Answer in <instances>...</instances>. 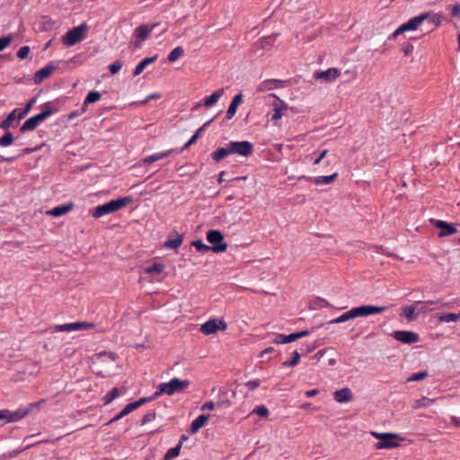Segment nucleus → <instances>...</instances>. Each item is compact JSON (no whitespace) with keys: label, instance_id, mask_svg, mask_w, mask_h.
<instances>
[{"label":"nucleus","instance_id":"obj_1","mask_svg":"<svg viewBox=\"0 0 460 460\" xmlns=\"http://www.w3.org/2000/svg\"><path fill=\"white\" fill-rule=\"evenodd\" d=\"M132 202V196H126L116 199H111L107 203L96 207L94 211L92 213V216L94 218H99L105 215L119 211Z\"/></svg>","mask_w":460,"mask_h":460},{"label":"nucleus","instance_id":"obj_2","mask_svg":"<svg viewBox=\"0 0 460 460\" xmlns=\"http://www.w3.org/2000/svg\"><path fill=\"white\" fill-rule=\"evenodd\" d=\"M190 385V382L188 379L181 380L174 377L169 382L160 384L154 393V397H159L163 394L172 395L175 393H180L187 389Z\"/></svg>","mask_w":460,"mask_h":460},{"label":"nucleus","instance_id":"obj_3","mask_svg":"<svg viewBox=\"0 0 460 460\" xmlns=\"http://www.w3.org/2000/svg\"><path fill=\"white\" fill-rule=\"evenodd\" d=\"M37 102V96L30 99L28 102L25 104L24 108L22 110L14 109L12 112H10L7 117L0 122V128L4 130H7L11 128L13 120L15 119H22L27 116V114L31 111L33 105Z\"/></svg>","mask_w":460,"mask_h":460},{"label":"nucleus","instance_id":"obj_4","mask_svg":"<svg viewBox=\"0 0 460 460\" xmlns=\"http://www.w3.org/2000/svg\"><path fill=\"white\" fill-rule=\"evenodd\" d=\"M88 28V25L85 22H83L79 26L74 27L73 29L69 30L62 37L63 44L71 47L82 41L86 36Z\"/></svg>","mask_w":460,"mask_h":460},{"label":"nucleus","instance_id":"obj_5","mask_svg":"<svg viewBox=\"0 0 460 460\" xmlns=\"http://www.w3.org/2000/svg\"><path fill=\"white\" fill-rule=\"evenodd\" d=\"M370 434L374 438L380 439V441L375 445L376 449L395 448L399 446V444L395 442L394 439H402L400 436L395 433H379L376 431H371Z\"/></svg>","mask_w":460,"mask_h":460},{"label":"nucleus","instance_id":"obj_6","mask_svg":"<svg viewBox=\"0 0 460 460\" xmlns=\"http://www.w3.org/2000/svg\"><path fill=\"white\" fill-rule=\"evenodd\" d=\"M207 240L211 243L210 248L214 252H222L227 249V243L225 242L224 234L219 230H209L207 233Z\"/></svg>","mask_w":460,"mask_h":460},{"label":"nucleus","instance_id":"obj_7","mask_svg":"<svg viewBox=\"0 0 460 460\" xmlns=\"http://www.w3.org/2000/svg\"><path fill=\"white\" fill-rule=\"evenodd\" d=\"M228 146L231 155H237L243 157H249L254 150L253 144L247 140L230 141Z\"/></svg>","mask_w":460,"mask_h":460},{"label":"nucleus","instance_id":"obj_8","mask_svg":"<svg viewBox=\"0 0 460 460\" xmlns=\"http://www.w3.org/2000/svg\"><path fill=\"white\" fill-rule=\"evenodd\" d=\"M227 328V323L224 320L210 319L200 327V332L205 335H210L217 331H225Z\"/></svg>","mask_w":460,"mask_h":460},{"label":"nucleus","instance_id":"obj_9","mask_svg":"<svg viewBox=\"0 0 460 460\" xmlns=\"http://www.w3.org/2000/svg\"><path fill=\"white\" fill-rule=\"evenodd\" d=\"M309 334V331L304 330L300 332H296L290 333L288 335L279 333L275 336V338L271 341L274 344H286L297 341L298 339L304 338Z\"/></svg>","mask_w":460,"mask_h":460},{"label":"nucleus","instance_id":"obj_10","mask_svg":"<svg viewBox=\"0 0 460 460\" xmlns=\"http://www.w3.org/2000/svg\"><path fill=\"white\" fill-rule=\"evenodd\" d=\"M386 306H376L372 305L354 307L355 317H364L370 314H380L386 311Z\"/></svg>","mask_w":460,"mask_h":460},{"label":"nucleus","instance_id":"obj_11","mask_svg":"<svg viewBox=\"0 0 460 460\" xmlns=\"http://www.w3.org/2000/svg\"><path fill=\"white\" fill-rule=\"evenodd\" d=\"M46 113H38L29 118L20 128V132L34 130L40 123L46 119Z\"/></svg>","mask_w":460,"mask_h":460},{"label":"nucleus","instance_id":"obj_12","mask_svg":"<svg viewBox=\"0 0 460 460\" xmlns=\"http://www.w3.org/2000/svg\"><path fill=\"white\" fill-rule=\"evenodd\" d=\"M30 412V409H18L15 411L9 410H1L0 413L4 415L3 420H6L7 422H16L24 418Z\"/></svg>","mask_w":460,"mask_h":460},{"label":"nucleus","instance_id":"obj_13","mask_svg":"<svg viewBox=\"0 0 460 460\" xmlns=\"http://www.w3.org/2000/svg\"><path fill=\"white\" fill-rule=\"evenodd\" d=\"M394 338L404 344L415 343L419 341V335L410 331H396L393 333Z\"/></svg>","mask_w":460,"mask_h":460},{"label":"nucleus","instance_id":"obj_14","mask_svg":"<svg viewBox=\"0 0 460 460\" xmlns=\"http://www.w3.org/2000/svg\"><path fill=\"white\" fill-rule=\"evenodd\" d=\"M57 69V66L54 65L53 62H49L47 66L38 70L33 77V82L35 84H40L50 76V75Z\"/></svg>","mask_w":460,"mask_h":460},{"label":"nucleus","instance_id":"obj_15","mask_svg":"<svg viewBox=\"0 0 460 460\" xmlns=\"http://www.w3.org/2000/svg\"><path fill=\"white\" fill-rule=\"evenodd\" d=\"M94 327L93 323L88 322H75L71 323L60 324L57 326L58 331L71 332L78 330H88Z\"/></svg>","mask_w":460,"mask_h":460},{"label":"nucleus","instance_id":"obj_16","mask_svg":"<svg viewBox=\"0 0 460 460\" xmlns=\"http://www.w3.org/2000/svg\"><path fill=\"white\" fill-rule=\"evenodd\" d=\"M441 305H447V303L441 304ZM415 306H417L418 314H425L429 311H433L437 308H440V301H417L415 302Z\"/></svg>","mask_w":460,"mask_h":460},{"label":"nucleus","instance_id":"obj_17","mask_svg":"<svg viewBox=\"0 0 460 460\" xmlns=\"http://www.w3.org/2000/svg\"><path fill=\"white\" fill-rule=\"evenodd\" d=\"M288 81L279 80V79H267L262 81L258 86L259 92H266L272 90L277 87H284L288 85Z\"/></svg>","mask_w":460,"mask_h":460},{"label":"nucleus","instance_id":"obj_18","mask_svg":"<svg viewBox=\"0 0 460 460\" xmlns=\"http://www.w3.org/2000/svg\"><path fill=\"white\" fill-rule=\"evenodd\" d=\"M155 26L156 24H144L136 28L135 35L138 41H137L135 45L138 46L142 41L146 40L150 32L155 28Z\"/></svg>","mask_w":460,"mask_h":460},{"label":"nucleus","instance_id":"obj_19","mask_svg":"<svg viewBox=\"0 0 460 460\" xmlns=\"http://www.w3.org/2000/svg\"><path fill=\"white\" fill-rule=\"evenodd\" d=\"M341 75V72L340 69L332 67L325 71L318 72V80H323L326 83H332L339 78Z\"/></svg>","mask_w":460,"mask_h":460},{"label":"nucleus","instance_id":"obj_20","mask_svg":"<svg viewBox=\"0 0 460 460\" xmlns=\"http://www.w3.org/2000/svg\"><path fill=\"white\" fill-rule=\"evenodd\" d=\"M425 21H426V17L424 15H420V13L419 15L411 18L408 22L402 23V27L404 32L408 31H415Z\"/></svg>","mask_w":460,"mask_h":460},{"label":"nucleus","instance_id":"obj_21","mask_svg":"<svg viewBox=\"0 0 460 460\" xmlns=\"http://www.w3.org/2000/svg\"><path fill=\"white\" fill-rule=\"evenodd\" d=\"M433 223H434V226L437 227V228H439L441 230V232L439 233V236H448V235H451L453 234L456 233V227L451 225V224H448L443 220H432Z\"/></svg>","mask_w":460,"mask_h":460},{"label":"nucleus","instance_id":"obj_22","mask_svg":"<svg viewBox=\"0 0 460 460\" xmlns=\"http://www.w3.org/2000/svg\"><path fill=\"white\" fill-rule=\"evenodd\" d=\"M73 208H74V203L69 202L66 204H62L60 206H57V207L48 210L46 212V214L49 216H53V217H61V216L68 213L69 211H71L73 209Z\"/></svg>","mask_w":460,"mask_h":460},{"label":"nucleus","instance_id":"obj_23","mask_svg":"<svg viewBox=\"0 0 460 460\" xmlns=\"http://www.w3.org/2000/svg\"><path fill=\"white\" fill-rule=\"evenodd\" d=\"M214 120V118L208 120L206 123H204L189 139V141L180 149L177 151L178 154H181L185 149L189 148L191 145L195 144L198 138L200 137L201 133L204 131V129Z\"/></svg>","mask_w":460,"mask_h":460},{"label":"nucleus","instance_id":"obj_24","mask_svg":"<svg viewBox=\"0 0 460 460\" xmlns=\"http://www.w3.org/2000/svg\"><path fill=\"white\" fill-rule=\"evenodd\" d=\"M242 102H243L242 93H239L236 95H234V97L233 98V100L227 109L226 115V119H231L235 115L237 108L242 103Z\"/></svg>","mask_w":460,"mask_h":460},{"label":"nucleus","instance_id":"obj_25","mask_svg":"<svg viewBox=\"0 0 460 460\" xmlns=\"http://www.w3.org/2000/svg\"><path fill=\"white\" fill-rule=\"evenodd\" d=\"M176 151L175 149H169L164 152L154 154L152 155H148L141 160L143 164H151L158 160L164 159L169 156L172 152Z\"/></svg>","mask_w":460,"mask_h":460},{"label":"nucleus","instance_id":"obj_26","mask_svg":"<svg viewBox=\"0 0 460 460\" xmlns=\"http://www.w3.org/2000/svg\"><path fill=\"white\" fill-rule=\"evenodd\" d=\"M209 415L201 414L197 417L190 424V433L196 434L208 420Z\"/></svg>","mask_w":460,"mask_h":460},{"label":"nucleus","instance_id":"obj_27","mask_svg":"<svg viewBox=\"0 0 460 460\" xmlns=\"http://www.w3.org/2000/svg\"><path fill=\"white\" fill-rule=\"evenodd\" d=\"M231 155V151L228 144L225 147H218L213 153H211V158L216 162L219 163L223 159L226 158Z\"/></svg>","mask_w":460,"mask_h":460},{"label":"nucleus","instance_id":"obj_28","mask_svg":"<svg viewBox=\"0 0 460 460\" xmlns=\"http://www.w3.org/2000/svg\"><path fill=\"white\" fill-rule=\"evenodd\" d=\"M334 399L338 402H348L352 400V394L349 388H342L334 392Z\"/></svg>","mask_w":460,"mask_h":460},{"label":"nucleus","instance_id":"obj_29","mask_svg":"<svg viewBox=\"0 0 460 460\" xmlns=\"http://www.w3.org/2000/svg\"><path fill=\"white\" fill-rule=\"evenodd\" d=\"M157 58H158V55L155 54L153 57L146 58L143 60H141L135 67V69L133 71V75L134 76L139 75L148 65L156 61Z\"/></svg>","mask_w":460,"mask_h":460},{"label":"nucleus","instance_id":"obj_30","mask_svg":"<svg viewBox=\"0 0 460 460\" xmlns=\"http://www.w3.org/2000/svg\"><path fill=\"white\" fill-rule=\"evenodd\" d=\"M183 238L178 233H175V236L172 238V234L169 236L167 241L164 243V246L167 248L177 249L182 243Z\"/></svg>","mask_w":460,"mask_h":460},{"label":"nucleus","instance_id":"obj_31","mask_svg":"<svg viewBox=\"0 0 460 460\" xmlns=\"http://www.w3.org/2000/svg\"><path fill=\"white\" fill-rule=\"evenodd\" d=\"M133 411H135L134 408H133V404H131V403L127 404L117 415H115L112 419H111L108 421L107 425L119 420L120 419H122L123 417L127 416L128 414H129Z\"/></svg>","mask_w":460,"mask_h":460},{"label":"nucleus","instance_id":"obj_32","mask_svg":"<svg viewBox=\"0 0 460 460\" xmlns=\"http://www.w3.org/2000/svg\"><path fill=\"white\" fill-rule=\"evenodd\" d=\"M223 93H224L223 88L215 91L211 95L208 96L204 100V105L206 107H211L218 101V99L222 96Z\"/></svg>","mask_w":460,"mask_h":460},{"label":"nucleus","instance_id":"obj_33","mask_svg":"<svg viewBox=\"0 0 460 460\" xmlns=\"http://www.w3.org/2000/svg\"><path fill=\"white\" fill-rule=\"evenodd\" d=\"M420 15H424L426 17V21H429L435 26H438L443 19V16L441 14L434 13L431 12L421 13Z\"/></svg>","mask_w":460,"mask_h":460},{"label":"nucleus","instance_id":"obj_34","mask_svg":"<svg viewBox=\"0 0 460 460\" xmlns=\"http://www.w3.org/2000/svg\"><path fill=\"white\" fill-rule=\"evenodd\" d=\"M14 137L11 131L5 130V133L0 137V146L5 147L13 145Z\"/></svg>","mask_w":460,"mask_h":460},{"label":"nucleus","instance_id":"obj_35","mask_svg":"<svg viewBox=\"0 0 460 460\" xmlns=\"http://www.w3.org/2000/svg\"><path fill=\"white\" fill-rule=\"evenodd\" d=\"M40 109H41V111L40 113H46V119L51 116L52 114H55L58 111V107H55L52 105V102H45L43 103L41 106H40Z\"/></svg>","mask_w":460,"mask_h":460},{"label":"nucleus","instance_id":"obj_36","mask_svg":"<svg viewBox=\"0 0 460 460\" xmlns=\"http://www.w3.org/2000/svg\"><path fill=\"white\" fill-rule=\"evenodd\" d=\"M434 402H435V399H430V398L423 396L420 399L414 401V402L412 404V408L419 409L421 407H429L432 403H434Z\"/></svg>","mask_w":460,"mask_h":460},{"label":"nucleus","instance_id":"obj_37","mask_svg":"<svg viewBox=\"0 0 460 460\" xmlns=\"http://www.w3.org/2000/svg\"><path fill=\"white\" fill-rule=\"evenodd\" d=\"M354 318H356V317H355L354 310L352 308L349 311L342 314L339 317L335 318L334 320L331 321V323H344V322H347V321L354 319Z\"/></svg>","mask_w":460,"mask_h":460},{"label":"nucleus","instance_id":"obj_38","mask_svg":"<svg viewBox=\"0 0 460 460\" xmlns=\"http://www.w3.org/2000/svg\"><path fill=\"white\" fill-rule=\"evenodd\" d=\"M119 394V390L117 387L112 388L108 394H106L102 401L104 405L111 403L114 399H116Z\"/></svg>","mask_w":460,"mask_h":460},{"label":"nucleus","instance_id":"obj_39","mask_svg":"<svg viewBox=\"0 0 460 460\" xmlns=\"http://www.w3.org/2000/svg\"><path fill=\"white\" fill-rule=\"evenodd\" d=\"M184 54V49L181 46H178L176 48H174L168 55V61L169 62H174L176 61L178 58H180L181 57H182Z\"/></svg>","mask_w":460,"mask_h":460},{"label":"nucleus","instance_id":"obj_40","mask_svg":"<svg viewBox=\"0 0 460 460\" xmlns=\"http://www.w3.org/2000/svg\"><path fill=\"white\" fill-rule=\"evenodd\" d=\"M415 309H417V306H415V304L412 306H405L402 310L401 315L404 316L408 321H413L416 319V315L414 314Z\"/></svg>","mask_w":460,"mask_h":460},{"label":"nucleus","instance_id":"obj_41","mask_svg":"<svg viewBox=\"0 0 460 460\" xmlns=\"http://www.w3.org/2000/svg\"><path fill=\"white\" fill-rule=\"evenodd\" d=\"M339 176L337 172L330 174V175H318V185L320 184H331Z\"/></svg>","mask_w":460,"mask_h":460},{"label":"nucleus","instance_id":"obj_42","mask_svg":"<svg viewBox=\"0 0 460 460\" xmlns=\"http://www.w3.org/2000/svg\"><path fill=\"white\" fill-rule=\"evenodd\" d=\"M181 444H177L174 447L170 448L164 456L163 460H172L178 456L181 453Z\"/></svg>","mask_w":460,"mask_h":460},{"label":"nucleus","instance_id":"obj_43","mask_svg":"<svg viewBox=\"0 0 460 460\" xmlns=\"http://www.w3.org/2000/svg\"><path fill=\"white\" fill-rule=\"evenodd\" d=\"M101 93L97 91L89 92L84 99V106L98 102L101 99Z\"/></svg>","mask_w":460,"mask_h":460},{"label":"nucleus","instance_id":"obj_44","mask_svg":"<svg viewBox=\"0 0 460 460\" xmlns=\"http://www.w3.org/2000/svg\"><path fill=\"white\" fill-rule=\"evenodd\" d=\"M459 319H460V313L459 314L448 313V314H442L438 317V321L441 323L456 322Z\"/></svg>","mask_w":460,"mask_h":460},{"label":"nucleus","instance_id":"obj_45","mask_svg":"<svg viewBox=\"0 0 460 460\" xmlns=\"http://www.w3.org/2000/svg\"><path fill=\"white\" fill-rule=\"evenodd\" d=\"M164 265L160 262H155L153 265L147 267L146 271L149 274H160L164 271Z\"/></svg>","mask_w":460,"mask_h":460},{"label":"nucleus","instance_id":"obj_46","mask_svg":"<svg viewBox=\"0 0 460 460\" xmlns=\"http://www.w3.org/2000/svg\"><path fill=\"white\" fill-rule=\"evenodd\" d=\"M191 245L196 248V250L199 252H205L211 251L209 245L205 244L201 239H197L191 243Z\"/></svg>","mask_w":460,"mask_h":460},{"label":"nucleus","instance_id":"obj_47","mask_svg":"<svg viewBox=\"0 0 460 460\" xmlns=\"http://www.w3.org/2000/svg\"><path fill=\"white\" fill-rule=\"evenodd\" d=\"M300 358H301V354L297 350H295L293 352L292 358L290 360L284 361L282 363V366H284V367H295V366H296L299 363Z\"/></svg>","mask_w":460,"mask_h":460},{"label":"nucleus","instance_id":"obj_48","mask_svg":"<svg viewBox=\"0 0 460 460\" xmlns=\"http://www.w3.org/2000/svg\"><path fill=\"white\" fill-rule=\"evenodd\" d=\"M283 110H287V105L286 104H282V106H279V105H274V108H273V114L271 116V120H277L279 119H280L283 115L282 113V111Z\"/></svg>","mask_w":460,"mask_h":460},{"label":"nucleus","instance_id":"obj_49","mask_svg":"<svg viewBox=\"0 0 460 460\" xmlns=\"http://www.w3.org/2000/svg\"><path fill=\"white\" fill-rule=\"evenodd\" d=\"M253 413L259 415L261 418H267L270 414V411L266 406L259 405L252 410V414Z\"/></svg>","mask_w":460,"mask_h":460},{"label":"nucleus","instance_id":"obj_50","mask_svg":"<svg viewBox=\"0 0 460 460\" xmlns=\"http://www.w3.org/2000/svg\"><path fill=\"white\" fill-rule=\"evenodd\" d=\"M157 397H154V394L149 396V397H142L140 399H138L137 401H135L133 402H130L131 404H133V408L134 410H137V408H139L140 406L144 405L145 403L148 402H151L155 399H156Z\"/></svg>","mask_w":460,"mask_h":460},{"label":"nucleus","instance_id":"obj_51","mask_svg":"<svg viewBox=\"0 0 460 460\" xmlns=\"http://www.w3.org/2000/svg\"><path fill=\"white\" fill-rule=\"evenodd\" d=\"M427 376H428L427 371L414 373L407 379V382L420 381V380H423L424 378H426Z\"/></svg>","mask_w":460,"mask_h":460},{"label":"nucleus","instance_id":"obj_52","mask_svg":"<svg viewBox=\"0 0 460 460\" xmlns=\"http://www.w3.org/2000/svg\"><path fill=\"white\" fill-rule=\"evenodd\" d=\"M13 36L11 34L0 38V51L6 49L12 42Z\"/></svg>","mask_w":460,"mask_h":460},{"label":"nucleus","instance_id":"obj_53","mask_svg":"<svg viewBox=\"0 0 460 460\" xmlns=\"http://www.w3.org/2000/svg\"><path fill=\"white\" fill-rule=\"evenodd\" d=\"M155 416H156L155 411H151L146 413L141 420V423H140L141 426L146 425V423L155 420Z\"/></svg>","mask_w":460,"mask_h":460},{"label":"nucleus","instance_id":"obj_54","mask_svg":"<svg viewBox=\"0 0 460 460\" xmlns=\"http://www.w3.org/2000/svg\"><path fill=\"white\" fill-rule=\"evenodd\" d=\"M30 51L31 49L29 46H23L19 49L16 55L20 59H25L28 58Z\"/></svg>","mask_w":460,"mask_h":460},{"label":"nucleus","instance_id":"obj_55","mask_svg":"<svg viewBox=\"0 0 460 460\" xmlns=\"http://www.w3.org/2000/svg\"><path fill=\"white\" fill-rule=\"evenodd\" d=\"M121 67H122L121 61L116 60L115 62H113L112 64H111L109 66V70L111 75H115V74L119 73V71L121 69Z\"/></svg>","mask_w":460,"mask_h":460},{"label":"nucleus","instance_id":"obj_56","mask_svg":"<svg viewBox=\"0 0 460 460\" xmlns=\"http://www.w3.org/2000/svg\"><path fill=\"white\" fill-rule=\"evenodd\" d=\"M261 385V381L259 379L250 380L245 383V386L249 388V390L252 391L259 387Z\"/></svg>","mask_w":460,"mask_h":460},{"label":"nucleus","instance_id":"obj_57","mask_svg":"<svg viewBox=\"0 0 460 460\" xmlns=\"http://www.w3.org/2000/svg\"><path fill=\"white\" fill-rule=\"evenodd\" d=\"M216 403L213 401L206 402L200 408L201 411H213L215 409Z\"/></svg>","mask_w":460,"mask_h":460},{"label":"nucleus","instance_id":"obj_58","mask_svg":"<svg viewBox=\"0 0 460 460\" xmlns=\"http://www.w3.org/2000/svg\"><path fill=\"white\" fill-rule=\"evenodd\" d=\"M43 29L49 30L54 25V21H52L49 16H43Z\"/></svg>","mask_w":460,"mask_h":460},{"label":"nucleus","instance_id":"obj_59","mask_svg":"<svg viewBox=\"0 0 460 460\" xmlns=\"http://www.w3.org/2000/svg\"><path fill=\"white\" fill-rule=\"evenodd\" d=\"M161 97V94L158 93H151L149 94L146 99L142 100L140 102L141 104H146L150 100L152 99H159Z\"/></svg>","mask_w":460,"mask_h":460},{"label":"nucleus","instance_id":"obj_60","mask_svg":"<svg viewBox=\"0 0 460 460\" xmlns=\"http://www.w3.org/2000/svg\"><path fill=\"white\" fill-rule=\"evenodd\" d=\"M404 31L402 27V25H400L390 36H389V39L390 40H394L396 39L400 34L403 33Z\"/></svg>","mask_w":460,"mask_h":460},{"label":"nucleus","instance_id":"obj_61","mask_svg":"<svg viewBox=\"0 0 460 460\" xmlns=\"http://www.w3.org/2000/svg\"><path fill=\"white\" fill-rule=\"evenodd\" d=\"M40 148V146H38L36 147H26V148L22 150V154L19 156H21L22 155L31 154V153H33L35 151H38Z\"/></svg>","mask_w":460,"mask_h":460},{"label":"nucleus","instance_id":"obj_62","mask_svg":"<svg viewBox=\"0 0 460 460\" xmlns=\"http://www.w3.org/2000/svg\"><path fill=\"white\" fill-rule=\"evenodd\" d=\"M413 49H414L413 45L407 44L406 46L403 47L402 51L405 56H409L412 53Z\"/></svg>","mask_w":460,"mask_h":460},{"label":"nucleus","instance_id":"obj_63","mask_svg":"<svg viewBox=\"0 0 460 460\" xmlns=\"http://www.w3.org/2000/svg\"><path fill=\"white\" fill-rule=\"evenodd\" d=\"M452 16H460V4H454L451 11Z\"/></svg>","mask_w":460,"mask_h":460},{"label":"nucleus","instance_id":"obj_64","mask_svg":"<svg viewBox=\"0 0 460 460\" xmlns=\"http://www.w3.org/2000/svg\"><path fill=\"white\" fill-rule=\"evenodd\" d=\"M274 350H275V349H274V348H273V347H268V348H266L265 349H263V350H261V351L260 352L259 357H260V358H263L266 354H270V353H272Z\"/></svg>","mask_w":460,"mask_h":460}]
</instances>
